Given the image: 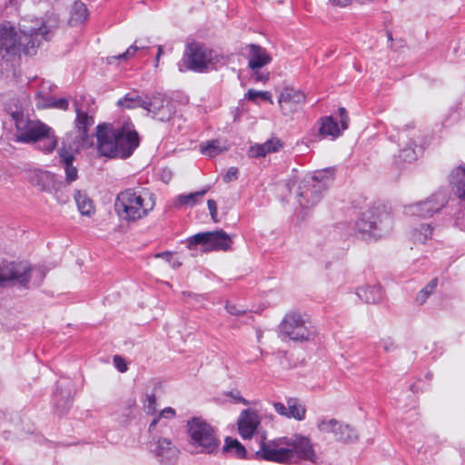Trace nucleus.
I'll return each instance as SVG.
<instances>
[{
    "label": "nucleus",
    "instance_id": "nucleus-21",
    "mask_svg": "<svg viewBox=\"0 0 465 465\" xmlns=\"http://www.w3.org/2000/svg\"><path fill=\"white\" fill-rule=\"evenodd\" d=\"M76 117L74 120V137L80 143H85L90 146L93 144V138L89 135L88 130L94 124V118L91 111H84L75 104Z\"/></svg>",
    "mask_w": 465,
    "mask_h": 465
},
{
    "label": "nucleus",
    "instance_id": "nucleus-10",
    "mask_svg": "<svg viewBox=\"0 0 465 465\" xmlns=\"http://www.w3.org/2000/svg\"><path fill=\"white\" fill-rule=\"evenodd\" d=\"M328 185V181L323 179L322 173L304 177L298 187L297 195L300 205L302 208H310L317 204Z\"/></svg>",
    "mask_w": 465,
    "mask_h": 465
},
{
    "label": "nucleus",
    "instance_id": "nucleus-48",
    "mask_svg": "<svg viewBox=\"0 0 465 465\" xmlns=\"http://www.w3.org/2000/svg\"><path fill=\"white\" fill-rule=\"evenodd\" d=\"M60 394H61L60 399H58V394L57 393L55 394V398H56L55 401H56L57 407L58 408L60 407L59 401L60 400H64V405H65L66 408H68L71 405V403H72L70 391H67L64 393L63 391H61Z\"/></svg>",
    "mask_w": 465,
    "mask_h": 465
},
{
    "label": "nucleus",
    "instance_id": "nucleus-49",
    "mask_svg": "<svg viewBox=\"0 0 465 465\" xmlns=\"http://www.w3.org/2000/svg\"><path fill=\"white\" fill-rule=\"evenodd\" d=\"M207 205H208V209L210 211V214H211V217L212 219L216 222L217 221V204H216V202L214 200H208L207 201Z\"/></svg>",
    "mask_w": 465,
    "mask_h": 465
},
{
    "label": "nucleus",
    "instance_id": "nucleus-45",
    "mask_svg": "<svg viewBox=\"0 0 465 465\" xmlns=\"http://www.w3.org/2000/svg\"><path fill=\"white\" fill-rule=\"evenodd\" d=\"M379 347L382 348L386 352H391L396 349L394 341L391 338L381 339Z\"/></svg>",
    "mask_w": 465,
    "mask_h": 465
},
{
    "label": "nucleus",
    "instance_id": "nucleus-47",
    "mask_svg": "<svg viewBox=\"0 0 465 465\" xmlns=\"http://www.w3.org/2000/svg\"><path fill=\"white\" fill-rule=\"evenodd\" d=\"M114 366L116 367V369L120 371V372H125L127 371V364H126V361H124V358H122L121 356L119 355H115L114 357Z\"/></svg>",
    "mask_w": 465,
    "mask_h": 465
},
{
    "label": "nucleus",
    "instance_id": "nucleus-22",
    "mask_svg": "<svg viewBox=\"0 0 465 465\" xmlns=\"http://www.w3.org/2000/svg\"><path fill=\"white\" fill-rule=\"evenodd\" d=\"M305 102V95L292 87L284 88L279 96V105L283 114L290 115L297 112Z\"/></svg>",
    "mask_w": 465,
    "mask_h": 465
},
{
    "label": "nucleus",
    "instance_id": "nucleus-35",
    "mask_svg": "<svg viewBox=\"0 0 465 465\" xmlns=\"http://www.w3.org/2000/svg\"><path fill=\"white\" fill-rule=\"evenodd\" d=\"M146 103L147 95L144 98H143L135 93H128L117 102V104L128 109L139 107L144 109V105Z\"/></svg>",
    "mask_w": 465,
    "mask_h": 465
},
{
    "label": "nucleus",
    "instance_id": "nucleus-52",
    "mask_svg": "<svg viewBox=\"0 0 465 465\" xmlns=\"http://www.w3.org/2000/svg\"><path fill=\"white\" fill-rule=\"evenodd\" d=\"M332 5L345 7L351 5L354 0H329Z\"/></svg>",
    "mask_w": 465,
    "mask_h": 465
},
{
    "label": "nucleus",
    "instance_id": "nucleus-14",
    "mask_svg": "<svg viewBox=\"0 0 465 465\" xmlns=\"http://www.w3.org/2000/svg\"><path fill=\"white\" fill-rule=\"evenodd\" d=\"M31 273H36L41 279L45 277L41 268H31L26 262H3L0 263V286L7 281H16L25 285L29 282Z\"/></svg>",
    "mask_w": 465,
    "mask_h": 465
},
{
    "label": "nucleus",
    "instance_id": "nucleus-40",
    "mask_svg": "<svg viewBox=\"0 0 465 465\" xmlns=\"http://www.w3.org/2000/svg\"><path fill=\"white\" fill-rule=\"evenodd\" d=\"M317 428L322 433H332L334 435L340 428V421L336 419L323 418L317 422Z\"/></svg>",
    "mask_w": 465,
    "mask_h": 465
},
{
    "label": "nucleus",
    "instance_id": "nucleus-26",
    "mask_svg": "<svg viewBox=\"0 0 465 465\" xmlns=\"http://www.w3.org/2000/svg\"><path fill=\"white\" fill-rule=\"evenodd\" d=\"M74 133H68L63 142L62 147L58 150L61 162L64 163H73L74 153L90 145L74 137Z\"/></svg>",
    "mask_w": 465,
    "mask_h": 465
},
{
    "label": "nucleus",
    "instance_id": "nucleus-36",
    "mask_svg": "<svg viewBox=\"0 0 465 465\" xmlns=\"http://www.w3.org/2000/svg\"><path fill=\"white\" fill-rule=\"evenodd\" d=\"M223 451L231 453L238 459L246 458L245 447L236 439L226 438Z\"/></svg>",
    "mask_w": 465,
    "mask_h": 465
},
{
    "label": "nucleus",
    "instance_id": "nucleus-20",
    "mask_svg": "<svg viewBox=\"0 0 465 465\" xmlns=\"http://www.w3.org/2000/svg\"><path fill=\"white\" fill-rule=\"evenodd\" d=\"M339 115L341 121V128L332 116H325L320 120L319 134L322 138L330 137L331 140L339 137L342 131L348 128L349 117L345 108H339Z\"/></svg>",
    "mask_w": 465,
    "mask_h": 465
},
{
    "label": "nucleus",
    "instance_id": "nucleus-6",
    "mask_svg": "<svg viewBox=\"0 0 465 465\" xmlns=\"http://www.w3.org/2000/svg\"><path fill=\"white\" fill-rule=\"evenodd\" d=\"M393 227L391 213L383 205L370 207L354 225L355 235L362 240H377L389 234Z\"/></svg>",
    "mask_w": 465,
    "mask_h": 465
},
{
    "label": "nucleus",
    "instance_id": "nucleus-15",
    "mask_svg": "<svg viewBox=\"0 0 465 465\" xmlns=\"http://www.w3.org/2000/svg\"><path fill=\"white\" fill-rule=\"evenodd\" d=\"M420 136L418 131L407 126L398 134V143L401 147L396 160L401 163H412L422 153V148L418 144Z\"/></svg>",
    "mask_w": 465,
    "mask_h": 465
},
{
    "label": "nucleus",
    "instance_id": "nucleus-31",
    "mask_svg": "<svg viewBox=\"0 0 465 465\" xmlns=\"http://www.w3.org/2000/svg\"><path fill=\"white\" fill-rule=\"evenodd\" d=\"M228 150L229 145L227 142L220 139L206 141L200 144L201 153L208 157H214Z\"/></svg>",
    "mask_w": 465,
    "mask_h": 465
},
{
    "label": "nucleus",
    "instance_id": "nucleus-43",
    "mask_svg": "<svg viewBox=\"0 0 465 465\" xmlns=\"http://www.w3.org/2000/svg\"><path fill=\"white\" fill-rule=\"evenodd\" d=\"M155 258L159 259H163L164 261H166L167 262H169L171 264V266L173 268H178L182 265V262H179V261H174L173 259V252H158L154 255Z\"/></svg>",
    "mask_w": 465,
    "mask_h": 465
},
{
    "label": "nucleus",
    "instance_id": "nucleus-30",
    "mask_svg": "<svg viewBox=\"0 0 465 465\" xmlns=\"http://www.w3.org/2000/svg\"><path fill=\"white\" fill-rule=\"evenodd\" d=\"M356 294L367 303H376L383 298V291L378 284L360 287L357 289Z\"/></svg>",
    "mask_w": 465,
    "mask_h": 465
},
{
    "label": "nucleus",
    "instance_id": "nucleus-50",
    "mask_svg": "<svg viewBox=\"0 0 465 465\" xmlns=\"http://www.w3.org/2000/svg\"><path fill=\"white\" fill-rule=\"evenodd\" d=\"M225 308L227 312L232 315H239L244 312L243 310L239 309L235 304L232 303H227Z\"/></svg>",
    "mask_w": 465,
    "mask_h": 465
},
{
    "label": "nucleus",
    "instance_id": "nucleus-18",
    "mask_svg": "<svg viewBox=\"0 0 465 465\" xmlns=\"http://www.w3.org/2000/svg\"><path fill=\"white\" fill-rule=\"evenodd\" d=\"M25 178L32 187L46 193H54L56 184L59 182L54 173L37 167L27 169Z\"/></svg>",
    "mask_w": 465,
    "mask_h": 465
},
{
    "label": "nucleus",
    "instance_id": "nucleus-3",
    "mask_svg": "<svg viewBox=\"0 0 465 465\" xmlns=\"http://www.w3.org/2000/svg\"><path fill=\"white\" fill-rule=\"evenodd\" d=\"M98 153L109 158L126 159L139 146V135L133 123L127 119L113 128L102 124L96 127Z\"/></svg>",
    "mask_w": 465,
    "mask_h": 465
},
{
    "label": "nucleus",
    "instance_id": "nucleus-23",
    "mask_svg": "<svg viewBox=\"0 0 465 465\" xmlns=\"http://www.w3.org/2000/svg\"><path fill=\"white\" fill-rule=\"evenodd\" d=\"M52 84L48 82H43L40 90L35 94L37 108H55L66 111L69 106V101L66 98H54L48 94Z\"/></svg>",
    "mask_w": 465,
    "mask_h": 465
},
{
    "label": "nucleus",
    "instance_id": "nucleus-33",
    "mask_svg": "<svg viewBox=\"0 0 465 465\" xmlns=\"http://www.w3.org/2000/svg\"><path fill=\"white\" fill-rule=\"evenodd\" d=\"M89 17V12L86 5L81 1H75L70 12L69 24L78 25L84 23Z\"/></svg>",
    "mask_w": 465,
    "mask_h": 465
},
{
    "label": "nucleus",
    "instance_id": "nucleus-39",
    "mask_svg": "<svg viewBox=\"0 0 465 465\" xmlns=\"http://www.w3.org/2000/svg\"><path fill=\"white\" fill-rule=\"evenodd\" d=\"M433 228L430 224H422L420 228H416L411 232L413 242L425 243L431 238Z\"/></svg>",
    "mask_w": 465,
    "mask_h": 465
},
{
    "label": "nucleus",
    "instance_id": "nucleus-24",
    "mask_svg": "<svg viewBox=\"0 0 465 465\" xmlns=\"http://www.w3.org/2000/svg\"><path fill=\"white\" fill-rule=\"evenodd\" d=\"M260 423V416L255 411L252 409L242 411L237 420L239 434L243 440L251 439L256 432Z\"/></svg>",
    "mask_w": 465,
    "mask_h": 465
},
{
    "label": "nucleus",
    "instance_id": "nucleus-51",
    "mask_svg": "<svg viewBox=\"0 0 465 465\" xmlns=\"http://www.w3.org/2000/svg\"><path fill=\"white\" fill-rule=\"evenodd\" d=\"M229 396L233 399L234 402H240V403H242L244 405H249L250 404L249 401L246 399H244L243 397H242L239 394V392L231 391L229 393Z\"/></svg>",
    "mask_w": 465,
    "mask_h": 465
},
{
    "label": "nucleus",
    "instance_id": "nucleus-5",
    "mask_svg": "<svg viewBox=\"0 0 465 465\" xmlns=\"http://www.w3.org/2000/svg\"><path fill=\"white\" fill-rule=\"evenodd\" d=\"M154 207L155 196L145 189H125L117 194L114 202L117 215L127 222L147 217Z\"/></svg>",
    "mask_w": 465,
    "mask_h": 465
},
{
    "label": "nucleus",
    "instance_id": "nucleus-44",
    "mask_svg": "<svg viewBox=\"0 0 465 465\" xmlns=\"http://www.w3.org/2000/svg\"><path fill=\"white\" fill-rule=\"evenodd\" d=\"M62 187H63V183L59 181L58 184H56V187H55V193H50L56 199V201L59 204H64L69 201V196L63 193Z\"/></svg>",
    "mask_w": 465,
    "mask_h": 465
},
{
    "label": "nucleus",
    "instance_id": "nucleus-54",
    "mask_svg": "<svg viewBox=\"0 0 465 465\" xmlns=\"http://www.w3.org/2000/svg\"><path fill=\"white\" fill-rule=\"evenodd\" d=\"M10 2L13 4V3H14V0H10Z\"/></svg>",
    "mask_w": 465,
    "mask_h": 465
},
{
    "label": "nucleus",
    "instance_id": "nucleus-1",
    "mask_svg": "<svg viewBox=\"0 0 465 465\" xmlns=\"http://www.w3.org/2000/svg\"><path fill=\"white\" fill-rule=\"evenodd\" d=\"M55 25L35 18L23 19L18 28L10 21L0 23V54L3 57L24 54L34 55L43 41L50 40Z\"/></svg>",
    "mask_w": 465,
    "mask_h": 465
},
{
    "label": "nucleus",
    "instance_id": "nucleus-41",
    "mask_svg": "<svg viewBox=\"0 0 465 465\" xmlns=\"http://www.w3.org/2000/svg\"><path fill=\"white\" fill-rule=\"evenodd\" d=\"M245 97L249 101H253V102H256V100L258 98H260V99H262L263 101L269 102L270 104L273 103V101L272 99V94L268 91H257V90H254V89H249L248 92L245 94Z\"/></svg>",
    "mask_w": 465,
    "mask_h": 465
},
{
    "label": "nucleus",
    "instance_id": "nucleus-17",
    "mask_svg": "<svg viewBox=\"0 0 465 465\" xmlns=\"http://www.w3.org/2000/svg\"><path fill=\"white\" fill-rule=\"evenodd\" d=\"M248 49V67L252 71V77L256 82L265 83L270 78L268 72H260V69L272 62V56L267 50L261 45L250 44Z\"/></svg>",
    "mask_w": 465,
    "mask_h": 465
},
{
    "label": "nucleus",
    "instance_id": "nucleus-38",
    "mask_svg": "<svg viewBox=\"0 0 465 465\" xmlns=\"http://www.w3.org/2000/svg\"><path fill=\"white\" fill-rule=\"evenodd\" d=\"M438 286V279L433 278L426 286H424L416 295L414 302L420 306L423 305L430 296L436 291Z\"/></svg>",
    "mask_w": 465,
    "mask_h": 465
},
{
    "label": "nucleus",
    "instance_id": "nucleus-32",
    "mask_svg": "<svg viewBox=\"0 0 465 465\" xmlns=\"http://www.w3.org/2000/svg\"><path fill=\"white\" fill-rule=\"evenodd\" d=\"M79 213L87 217H91L95 213V208L92 199L83 191H76L74 195Z\"/></svg>",
    "mask_w": 465,
    "mask_h": 465
},
{
    "label": "nucleus",
    "instance_id": "nucleus-4",
    "mask_svg": "<svg viewBox=\"0 0 465 465\" xmlns=\"http://www.w3.org/2000/svg\"><path fill=\"white\" fill-rule=\"evenodd\" d=\"M15 125L18 142L38 143V148L45 153H52L57 146L58 139L53 129L39 120L30 119L21 109L10 113Z\"/></svg>",
    "mask_w": 465,
    "mask_h": 465
},
{
    "label": "nucleus",
    "instance_id": "nucleus-25",
    "mask_svg": "<svg viewBox=\"0 0 465 465\" xmlns=\"http://www.w3.org/2000/svg\"><path fill=\"white\" fill-rule=\"evenodd\" d=\"M274 411L286 418L294 419L296 420H303L305 419L306 408L302 401L296 398H289L286 405L282 402L273 403Z\"/></svg>",
    "mask_w": 465,
    "mask_h": 465
},
{
    "label": "nucleus",
    "instance_id": "nucleus-34",
    "mask_svg": "<svg viewBox=\"0 0 465 465\" xmlns=\"http://www.w3.org/2000/svg\"><path fill=\"white\" fill-rule=\"evenodd\" d=\"M208 190L209 187L188 194H179L176 196L173 204L177 208L184 205L193 207L205 195Z\"/></svg>",
    "mask_w": 465,
    "mask_h": 465
},
{
    "label": "nucleus",
    "instance_id": "nucleus-13",
    "mask_svg": "<svg viewBox=\"0 0 465 465\" xmlns=\"http://www.w3.org/2000/svg\"><path fill=\"white\" fill-rule=\"evenodd\" d=\"M144 110L153 119L163 123H170L177 116L174 103L160 92L147 95Z\"/></svg>",
    "mask_w": 465,
    "mask_h": 465
},
{
    "label": "nucleus",
    "instance_id": "nucleus-12",
    "mask_svg": "<svg viewBox=\"0 0 465 465\" xmlns=\"http://www.w3.org/2000/svg\"><path fill=\"white\" fill-rule=\"evenodd\" d=\"M449 196L446 191L439 190L423 201L404 206V213L409 216L430 218L448 203Z\"/></svg>",
    "mask_w": 465,
    "mask_h": 465
},
{
    "label": "nucleus",
    "instance_id": "nucleus-9",
    "mask_svg": "<svg viewBox=\"0 0 465 465\" xmlns=\"http://www.w3.org/2000/svg\"><path fill=\"white\" fill-rule=\"evenodd\" d=\"M213 52L200 43L186 45L183 59L178 63L180 72L203 73L214 67Z\"/></svg>",
    "mask_w": 465,
    "mask_h": 465
},
{
    "label": "nucleus",
    "instance_id": "nucleus-29",
    "mask_svg": "<svg viewBox=\"0 0 465 465\" xmlns=\"http://www.w3.org/2000/svg\"><path fill=\"white\" fill-rule=\"evenodd\" d=\"M147 52L148 46L143 44L142 41L136 40L124 53L108 57V63L112 64L116 60H130L135 56L142 58L147 55Z\"/></svg>",
    "mask_w": 465,
    "mask_h": 465
},
{
    "label": "nucleus",
    "instance_id": "nucleus-7",
    "mask_svg": "<svg viewBox=\"0 0 465 465\" xmlns=\"http://www.w3.org/2000/svg\"><path fill=\"white\" fill-rule=\"evenodd\" d=\"M188 442L196 453L215 455L218 453L221 440L216 428L201 417L187 420Z\"/></svg>",
    "mask_w": 465,
    "mask_h": 465
},
{
    "label": "nucleus",
    "instance_id": "nucleus-2",
    "mask_svg": "<svg viewBox=\"0 0 465 465\" xmlns=\"http://www.w3.org/2000/svg\"><path fill=\"white\" fill-rule=\"evenodd\" d=\"M255 457L257 460L281 464H298L301 460L317 462V455L310 439L300 434L273 440H266L265 436H262Z\"/></svg>",
    "mask_w": 465,
    "mask_h": 465
},
{
    "label": "nucleus",
    "instance_id": "nucleus-27",
    "mask_svg": "<svg viewBox=\"0 0 465 465\" xmlns=\"http://www.w3.org/2000/svg\"><path fill=\"white\" fill-rule=\"evenodd\" d=\"M283 143L277 137H272L262 143H256L250 147L248 155L252 158L265 157L269 153L280 151Z\"/></svg>",
    "mask_w": 465,
    "mask_h": 465
},
{
    "label": "nucleus",
    "instance_id": "nucleus-53",
    "mask_svg": "<svg viewBox=\"0 0 465 465\" xmlns=\"http://www.w3.org/2000/svg\"><path fill=\"white\" fill-rule=\"evenodd\" d=\"M163 48L162 45H158V48H157V54H156V57H155V62H154V67H157L158 64H159V60H160V57L161 55L163 54Z\"/></svg>",
    "mask_w": 465,
    "mask_h": 465
},
{
    "label": "nucleus",
    "instance_id": "nucleus-19",
    "mask_svg": "<svg viewBox=\"0 0 465 465\" xmlns=\"http://www.w3.org/2000/svg\"><path fill=\"white\" fill-rule=\"evenodd\" d=\"M156 406L157 401L154 393H147L143 401V408L147 414L153 415V419L148 428L151 433H153L158 426L160 428L166 427L167 420H173L176 417V411L172 407H166L157 413Z\"/></svg>",
    "mask_w": 465,
    "mask_h": 465
},
{
    "label": "nucleus",
    "instance_id": "nucleus-42",
    "mask_svg": "<svg viewBox=\"0 0 465 465\" xmlns=\"http://www.w3.org/2000/svg\"><path fill=\"white\" fill-rule=\"evenodd\" d=\"M65 182L70 183L78 178V170L73 163H64Z\"/></svg>",
    "mask_w": 465,
    "mask_h": 465
},
{
    "label": "nucleus",
    "instance_id": "nucleus-8",
    "mask_svg": "<svg viewBox=\"0 0 465 465\" xmlns=\"http://www.w3.org/2000/svg\"><path fill=\"white\" fill-rule=\"evenodd\" d=\"M281 334L297 342L312 341L317 336V329L306 314L290 312L280 323Z\"/></svg>",
    "mask_w": 465,
    "mask_h": 465
},
{
    "label": "nucleus",
    "instance_id": "nucleus-28",
    "mask_svg": "<svg viewBox=\"0 0 465 465\" xmlns=\"http://www.w3.org/2000/svg\"><path fill=\"white\" fill-rule=\"evenodd\" d=\"M449 181L454 194L465 205V166L460 165L454 168Z\"/></svg>",
    "mask_w": 465,
    "mask_h": 465
},
{
    "label": "nucleus",
    "instance_id": "nucleus-11",
    "mask_svg": "<svg viewBox=\"0 0 465 465\" xmlns=\"http://www.w3.org/2000/svg\"><path fill=\"white\" fill-rule=\"evenodd\" d=\"M188 249L201 245L203 252L229 251L232 248V237L223 230L199 232L186 240Z\"/></svg>",
    "mask_w": 465,
    "mask_h": 465
},
{
    "label": "nucleus",
    "instance_id": "nucleus-16",
    "mask_svg": "<svg viewBox=\"0 0 465 465\" xmlns=\"http://www.w3.org/2000/svg\"><path fill=\"white\" fill-rule=\"evenodd\" d=\"M150 450L161 465H175L180 449L170 437L154 435L150 442Z\"/></svg>",
    "mask_w": 465,
    "mask_h": 465
},
{
    "label": "nucleus",
    "instance_id": "nucleus-37",
    "mask_svg": "<svg viewBox=\"0 0 465 465\" xmlns=\"http://www.w3.org/2000/svg\"><path fill=\"white\" fill-rule=\"evenodd\" d=\"M334 438L338 441L351 442L358 438V434L350 425L340 422V428H338L337 432H335Z\"/></svg>",
    "mask_w": 465,
    "mask_h": 465
},
{
    "label": "nucleus",
    "instance_id": "nucleus-46",
    "mask_svg": "<svg viewBox=\"0 0 465 465\" xmlns=\"http://www.w3.org/2000/svg\"><path fill=\"white\" fill-rule=\"evenodd\" d=\"M238 173H239V171H238V168L236 167H230L226 173L223 175V182L224 183H231L232 181H235L238 179Z\"/></svg>",
    "mask_w": 465,
    "mask_h": 465
}]
</instances>
